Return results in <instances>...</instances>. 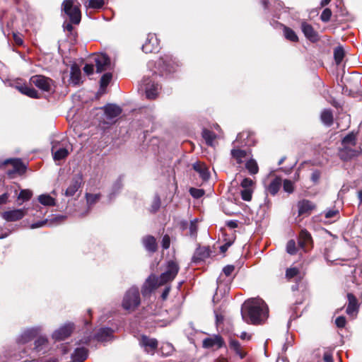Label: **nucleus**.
Listing matches in <instances>:
<instances>
[{"label": "nucleus", "mask_w": 362, "mask_h": 362, "mask_svg": "<svg viewBox=\"0 0 362 362\" xmlns=\"http://www.w3.org/2000/svg\"><path fill=\"white\" fill-rule=\"evenodd\" d=\"M241 315L246 323L259 325L267 318L268 308L263 300L252 298L244 303L241 310Z\"/></svg>", "instance_id": "1"}, {"label": "nucleus", "mask_w": 362, "mask_h": 362, "mask_svg": "<svg viewBox=\"0 0 362 362\" xmlns=\"http://www.w3.org/2000/svg\"><path fill=\"white\" fill-rule=\"evenodd\" d=\"M178 271V264L174 261H169L167 264L166 271L162 273L159 277L155 275L148 276L142 288L143 295H146L157 287L173 281L177 274Z\"/></svg>", "instance_id": "2"}, {"label": "nucleus", "mask_w": 362, "mask_h": 362, "mask_svg": "<svg viewBox=\"0 0 362 362\" xmlns=\"http://www.w3.org/2000/svg\"><path fill=\"white\" fill-rule=\"evenodd\" d=\"M252 143L253 141L249 132L239 133L236 139L233 142V148L230 151L231 158L240 167L252 156L250 150L243 149L240 146H250Z\"/></svg>", "instance_id": "3"}, {"label": "nucleus", "mask_w": 362, "mask_h": 362, "mask_svg": "<svg viewBox=\"0 0 362 362\" xmlns=\"http://www.w3.org/2000/svg\"><path fill=\"white\" fill-rule=\"evenodd\" d=\"M62 9L69 16L70 23H64V28L68 31L73 30L71 23L78 24L81 21V11L79 6L74 4L73 0H64L62 3Z\"/></svg>", "instance_id": "4"}, {"label": "nucleus", "mask_w": 362, "mask_h": 362, "mask_svg": "<svg viewBox=\"0 0 362 362\" xmlns=\"http://www.w3.org/2000/svg\"><path fill=\"white\" fill-rule=\"evenodd\" d=\"M141 303L139 291L137 287H131L124 294L122 307L129 312L134 311Z\"/></svg>", "instance_id": "5"}, {"label": "nucleus", "mask_w": 362, "mask_h": 362, "mask_svg": "<svg viewBox=\"0 0 362 362\" xmlns=\"http://www.w3.org/2000/svg\"><path fill=\"white\" fill-rule=\"evenodd\" d=\"M70 144L66 139L52 141V153L54 160H60L67 157L69 153Z\"/></svg>", "instance_id": "6"}, {"label": "nucleus", "mask_w": 362, "mask_h": 362, "mask_svg": "<svg viewBox=\"0 0 362 362\" xmlns=\"http://www.w3.org/2000/svg\"><path fill=\"white\" fill-rule=\"evenodd\" d=\"M30 82L43 91L49 92L54 86V81L50 78L42 75H35L30 78Z\"/></svg>", "instance_id": "7"}, {"label": "nucleus", "mask_w": 362, "mask_h": 362, "mask_svg": "<svg viewBox=\"0 0 362 362\" xmlns=\"http://www.w3.org/2000/svg\"><path fill=\"white\" fill-rule=\"evenodd\" d=\"M142 86L145 88L146 95L148 99H155L158 95L159 85L154 82V80L150 78H144L142 81Z\"/></svg>", "instance_id": "8"}, {"label": "nucleus", "mask_w": 362, "mask_h": 362, "mask_svg": "<svg viewBox=\"0 0 362 362\" xmlns=\"http://www.w3.org/2000/svg\"><path fill=\"white\" fill-rule=\"evenodd\" d=\"M158 66L168 73L174 72L179 66L178 62L170 54H165L158 61Z\"/></svg>", "instance_id": "9"}, {"label": "nucleus", "mask_w": 362, "mask_h": 362, "mask_svg": "<svg viewBox=\"0 0 362 362\" xmlns=\"http://www.w3.org/2000/svg\"><path fill=\"white\" fill-rule=\"evenodd\" d=\"M74 326L72 323H67L56 329L52 334L55 341H62L68 338L74 330Z\"/></svg>", "instance_id": "10"}, {"label": "nucleus", "mask_w": 362, "mask_h": 362, "mask_svg": "<svg viewBox=\"0 0 362 362\" xmlns=\"http://www.w3.org/2000/svg\"><path fill=\"white\" fill-rule=\"evenodd\" d=\"M93 60L96 66V71L101 73L111 69L110 58L105 54H95Z\"/></svg>", "instance_id": "11"}, {"label": "nucleus", "mask_w": 362, "mask_h": 362, "mask_svg": "<svg viewBox=\"0 0 362 362\" xmlns=\"http://www.w3.org/2000/svg\"><path fill=\"white\" fill-rule=\"evenodd\" d=\"M41 332V327H35L24 330L18 337V342L20 344H26L37 337Z\"/></svg>", "instance_id": "12"}, {"label": "nucleus", "mask_w": 362, "mask_h": 362, "mask_svg": "<svg viewBox=\"0 0 362 362\" xmlns=\"http://www.w3.org/2000/svg\"><path fill=\"white\" fill-rule=\"evenodd\" d=\"M27 212V209H13L3 212L1 216L5 221L13 222L22 219L26 215Z\"/></svg>", "instance_id": "13"}, {"label": "nucleus", "mask_w": 362, "mask_h": 362, "mask_svg": "<svg viewBox=\"0 0 362 362\" xmlns=\"http://www.w3.org/2000/svg\"><path fill=\"white\" fill-rule=\"evenodd\" d=\"M159 48V42L155 34L149 33L146 42L142 45V50L145 53L157 52Z\"/></svg>", "instance_id": "14"}, {"label": "nucleus", "mask_w": 362, "mask_h": 362, "mask_svg": "<svg viewBox=\"0 0 362 362\" xmlns=\"http://www.w3.org/2000/svg\"><path fill=\"white\" fill-rule=\"evenodd\" d=\"M298 216H308L315 209V204L310 200L303 199L298 202Z\"/></svg>", "instance_id": "15"}, {"label": "nucleus", "mask_w": 362, "mask_h": 362, "mask_svg": "<svg viewBox=\"0 0 362 362\" xmlns=\"http://www.w3.org/2000/svg\"><path fill=\"white\" fill-rule=\"evenodd\" d=\"M65 218L66 217L64 216L58 215L56 217H54L52 219H49V220L45 219L42 221H40L33 223L30 224L29 227L31 229H35L37 228H42V227L46 226L47 224H48L49 226H56L57 224L62 223L64 221V220L65 219Z\"/></svg>", "instance_id": "16"}, {"label": "nucleus", "mask_w": 362, "mask_h": 362, "mask_svg": "<svg viewBox=\"0 0 362 362\" xmlns=\"http://www.w3.org/2000/svg\"><path fill=\"white\" fill-rule=\"evenodd\" d=\"M11 163L13 167V170H9L8 175L9 177H13L12 175L18 173L22 175L25 172L26 168L20 159H7L4 162V164Z\"/></svg>", "instance_id": "17"}, {"label": "nucleus", "mask_w": 362, "mask_h": 362, "mask_svg": "<svg viewBox=\"0 0 362 362\" xmlns=\"http://www.w3.org/2000/svg\"><path fill=\"white\" fill-rule=\"evenodd\" d=\"M313 244L310 233L305 229L301 230L298 237V246L304 251H307Z\"/></svg>", "instance_id": "18"}, {"label": "nucleus", "mask_w": 362, "mask_h": 362, "mask_svg": "<svg viewBox=\"0 0 362 362\" xmlns=\"http://www.w3.org/2000/svg\"><path fill=\"white\" fill-rule=\"evenodd\" d=\"M34 349L39 353L45 354L49 350V343L46 336H37L34 342Z\"/></svg>", "instance_id": "19"}, {"label": "nucleus", "mask_w": 362, "mask_h": 362, "mask_svg": "<svg viewBox=\"0 0 362 362\" xmlns=\"http://www.w3.org/2000/svg\"><path fill=\"white\" fill-rule=\"evenodd\" d=\"M348 305L346 308V313L350 316H356L358 310L359 305L356 296L352 293L347 294Z\"/></svg>", "instance_id": "20"}, {"label": "nucleus", "mask_w": 362, "mask_h": 362, "mask_svg": "<svg viewBox=\"0 0 362 362\" xmlns=\"http://www.w3.org/2000/svg\"><path fill=\"white\" fill-rule=\"evenodd\" d=\"M139 344L144 347L146 351H154L158 346V341L156 339L149 338L145 335L141 336Z\"/></svg>", "instance_id": "21"}, {"label": "nucleus", "mask_w": 362, "mask_h": 362, "mask_svg": "<svg viewBox=\"0 0 362 362\" xmlns=\"http://www.w3.org/2000/svg\"><path fill=\"white\" fill-rule=\"evenodd\" d=\"M223 344V341L218 335H214V337L206 338L203 340V347L206 349L214 347L219 349L222 347Z\"/></svg>", "instance_id": "22"}, {"label": "nucleus", "mask_w": 362, "mask_h": 362, "mask_svg": "<svg viewBox=\"0 0 362 362\" xmlns=\"http://www.w3.org/2000/svg\"><path fill=\"white\" fill-rule=\"evenodd\" d=\"M105 115L108 119H112L119 116L122 109L115 104H108L103 107Z\"/></svg>", "instance_id": "23"}, {"label": "nucleus", "mask_w": 362, "mask_h": 362, "mask_svg": "<svg viewBox=\"0 0 362 362\" xmlns=\"http://www.w3.org/2000/svg\"><path fill=\"white\" fill-rule=\"evenodd\" d=\"M81 185V177L77 176L74 177L67 189L65 190L64 195L66 197H72L78 190Z\"/></svg>", "instance_id": "24"}, {"label": "nucleus", "mask_w": 362, "mask_h": 362, "mask_svg": "<svg viewBox=\"0 0 362 362\" xmlns=\"http://www.w3.org/2000/svg\"><path fill=\"white\" fill-rule=\"evenodd\" d=\"M301 29L305 36L310 41L315 42L317 40L318 36L317 32L308 23L303 22L301 24Z\"/></svg>", "instance_id": "25"}, {"label": "nucleus", "mask_w": 362, "mask_h": 362, "mask_svg": "<svg viewBox=\"0 0 362 362\" xmlns=\"http://www.w3.org/2000/svg\"><path fill=\"white\" fill-rule=\"evenodd\" d=\"M193 169L199 173L200 177L206 181L209 178L210 174L206 165L201 162H197L193 164Z\"/></svg>", "instance_id": "26"}, {"label": "nucleus", "mask_w": 362, "mask_h": 362, "mask_svg": "<svg viewBox=\"0 0 362 362\" xmlns=\"http://www.w3.org/2000/svg\"><path fill=\"white\" fill-rule=\"evenodd\" d=\"M88 356V351L86 348L81 347L75 349L71 354V358L74 362H83Z\"/></svg>", "instance_id": "27"}, {"label": "nucleus", "mask_w": 362, "mask_h": 362, "mask_svg": "<svg viewBox=\"0 0 362 362\" xmlns=\"http://www.w3.org/2000/svg\"><path fill=\"white\" fill-rule=\"evenodd\" d=\"M143 244L146 250L154 252L157 250L156 238L152 235H147L143 238Z\"/></svg>", "instance_id": "28"}, {"label": "nucleus", "mask_w": 362, "mask_h": 362, "mask_svg": "<svg viewBox=\"0 0 362 362\" xmlns=\"http://www.w3.org/2000/svg\"><path fill=\"white\" fill-rule=\"evenodd\" d=\"M70 81L74 85H79L82 82L81 69L76 65L71 67Z\"/></svg>", "instance_id": "29"}, {"label": "nucleus", "mask_w": 362, "mask_h": 362, "mask_svg": "<svg viewBox=\"0 0 362 362\" xmlns=\"http://www.w3.org/2000/svg\"><path fill=\"white\" fill-rule=\"evenodd\" d=\"M210 255V250L206 247H199L197 249L193 257V261L194 262H199L203 261Z\"/></svg>", "instance_id": "30"}, {"label": "nucleus", "mask_w": 362, "mask_h": 362, "mask_svg": "<svg viewBox=\"0 0 362 362\" xmlns=\"http://www.w3.org/2000/svg\"><path fill=\"white\" fill-rule=\"evenodd\" d=\"M281 185V179L276 177L268 185L267 189L272 195H275L279 192Z\"/></svg>", "instance_id": "31"}, {"label": "nucleus", "mask_w": 362, "mask_h": 362, "mask_svg": "<svg viewBox=\"0 0 362 362\" xmlns=\"http://www.w3.org/2000/svg\"><path fill=\"white\" fill-rule=\"evenodd\" d=\"M112 334V330L108 327H104L99 329L96 334V338L100 341H107Z\"/></svg>", "instance_id": "32"}, {"label": "nucleus", "mask_w": 362, "mask_h": 362, "mask_svg": "<svg viewBox=\"0 0 362 362\" xmlns=\"http://www.w3.org/2000/svg\"><path fill=\"white\" fill-rule=\"evenodd\" d=\"M38 202L44 206H55L56 201L55 199L51 197L49 194H41L37 198Z\"/></svg>", "instance_id": "33"}, {"label": "nucleus", "mask_w": 362, "mask_h": 362, "mask_svg": "<svg viewBox=\"0 0 362 362\" xmlns=\"http://www.w3.org/2000/svg\"><path fill=\"white\" fill-rule=\"evenodd\" d=\"M245 168L251 175H255L259 171V167L257 161L252 158L250 156V158L245 162Z\"/></svg>", "instance_id": "34"}, {"label": "nucleus", "mask_w": 362, "mask_h": 362, "mask_svg": "<svg viewBox=\"0 0 362 362\" xmlns=\"http://www.w3.org/2000/svg\"><path fill=\"white\" fill-rule=\"evenodd\" d=\"M18 90L21 93H23L25 95H28L30 98H40L39 93L33 88H30V87L25 86L18 87Z\"/></svg>", "instance_id": "35"}, {"label": "nucleus", "mask_w": 362, "mask_h": 362, "mask_svg": "<svg viewBox=\"0 0 362 362\" xmlns=\"http://www.w3.org/2000/svg\"><path fill=\"white\" fill-rule=\"evenodd\" d=\"M321 120L327 126H330L333 122V115L330 110L325 109L321 113Z\"/></svg>", "instance_id": "36"}, {"label": "nucleus", "mask_w": 362, "mask_h": 362, "mask_svg": "<svg viewBox=\"0 0 362 362\" xmlns=\"http://www.w3.org/2000/svg\"><path fill=\"white\" fill-rule=\"evenodd\" d=\"M86 202L88 206V209L85 214H80L81 216H86L90 206L93 205L95 203H96L99 199H100V194H86Z\"/></svg>", "instance_id": "37"}, {"label": "nucleus", "mask_w": 362, "mask_h": 362, "mask_svg": "<svg viewBox=\"0 0 362 362\" xmlns=\"http://www.w3.org/2000/svg\"><path fill=\"white\" fill-rule=\"evenodd\" d=\"M202 136L207 145L211 146L214 145V141L216 139V135L214 132L208 129H204L202 132Z\"/></svg>", "instance_id": "38"}, {"label": "nucleus", "mask_w": 362, "mask_h": 362, "mask_svg": "<svg viewBox=\"0 0 362 362\" xmlns=\"http://www.w3.org/2000/svg\"><path fill=\"white\" fill-rule=\"evenodd\" d=\"M230 348L232 350H233L235 352V354L240 356V358H243L245 357V354L244 352L242 351L241 348H240V344L237 340H235V339L230 340Z\"/></svg>", "instance_id": "39"}, {"label": "nucleus", "mask_w": 362, "mask_h": 362, "mask_svg": "<svg viewBox=\"0 0 362 362\" xmlns=\"http://www.w3.org/2000/svg\"><path fill=\"white\" fill-rule=\"evenodd\" d=\"M33 195V192L29 189H22L18 196V202L21 201V202H18V205H21L23 202L28 201Z\"/></svg>", "instance_id": "40"}, {"label": "nucleus", "mask_w": 362, "mask_h": 362, "mask_svg": "<svg viewBox=\"0 0 362 362\" xmlns=\"http://www.w3.org/2000/svg\"><path fill=\"white\" fill-rule=\"evenodd\" d=\"M284 34L285 37L291 42H297L298 40V37L296 33L292 29L288 27H284Z\"/></svg>", "instance_id": "41"}, {"label": "nucleus", "mask_w": 362, "mask_h": 362, "mask_svg": "<svg viewBox=\"0 0 362 362\" xmlns=\"http://www.w3.org/2000/svg\"><path fill=\"white\" fill-rule=\"evenodd\" d=\"M344 57V51L342 47H337L334 51V57L337 64H339Z\"/></svg>", "instance_id": "42"}, {"label": "nucleus", "mask_w": 362, "mask_h": 362, "mask_svg": "<svg viewBox=\"0 0 362 362\" xmlns=\"http://www.w3.org/2000/svg\"><path fill=\"white\" fill-rule=\"evenodd\" d=\"M198 220L194 219L190 221L189 224V235L192 238H196L197 235V230H198Z\"/></svg>", "instance_id": "43"}, {"label": "nucleus", "mask_w": 362, "mask_h": 362, "mask_svg": "<svg viewBox=\"0 0 362 362\" xmlns=\"http://www.w3.org/2000/svg\"><path fill=\"white\" fill-rule=\"evenodd\" d=\"M325 218L326 219H331L333 218L334 221L335 220H337L339 218V211L338 209H329L327 211H325L324 212Z\"/></svg>", "instance_id": "44"}, {"label": "nucleus", "mask_w": 362, "mask_h": 362, "mask_svg": "<svg viewBox=\"0 0 362 362\" xmlns=\"http://www.w3.org/2000/svg\"><path fill=\"white\" fill-rule=\"evenodd\" d=\"M112 74L110 72L104 74L100 81V89H105L110 83L112 79Z\"/></svg>", "instance_id": "45"}, {"label": "nucleus", "mask_w": 362, "mask_h": 362, "mask_svg": "<svg viewBox=\"0 0 362 362\" xmlns=\"http://www.w3.org/2000/svg\"><path fill=\"white\" fill-rule=\"evenodd\" d=\"M105 0H89L88 6L91 8L98 9L105 5Z\"/></svg>", "instance_id": "46"}, {"label": "nucleus", "mask_w": 362, "mask_h": 362, "mask_svg": "<svg viewBox=\"0 0 362 362\" xmlns=\"http://www.w3.org/2000/svg\"><path fill=\"white\" fill-rule=\"evenodd\" d=\"M300 274V271L296 267L288 268L286 272V277L291 279L293 277H297Z\"/></svg>", "instance_id": "47"}, {"label": "nucleus", "mask_w": 362, "mask_h": 362, "mask_svg": "<svg viewBox=\"0 0 362 362\" xmlns=\"http://www.w3.org/2000/svg\"><path fill=\"white\" fill-rule=\"evenodd\" d=\"M355 141H356V136L355 134H354L353 133L352 134H349L348 135H346L344 139H343V141H342V144L343 145L345 146L346 145H352V146H354L355 145Z\"/></svg>", "instance_id": "48"}, {"label": "nucleus", "mask_w": 362, "mask_h": 362, "mask_svg": "<svg viewBox=\"0 0 362 362\" xmlns=\"http://www.w3.org/2000/svg\"><path fill=\"white\" fill-rule=\"evenodd\" d=\"M241 198L246 202L252 199V189H243L240 191Z\"/></svg>", "instance_id": "49"}, {"label": "nucleus", "mask_w": 362, "mask_h": 362, "mask_svg": "<svg viewBox=\"0 0 362 362\" xmlns=\"http://www.w3.org/2000/svg\"><path fill=\"white\" fill-rule=\"evenodd\" d=\"M122 187V181L121 178L117 180V181L114 183L112 186V192L110 194V197L115 195L117 192L120 191Z\"/></svg>", "instance_id": "50"}, {"label": "nucleus", "mask_w": 362, "mask_h": 362, "mask_svg": "<svg viewBox=\"0 0 362 362\" xmlns=\"http://www.w3.org/2000/svg\"><path fill=\"white\" fill-rule=\"evenodd\" d=\"M286 252L290 255H294L297 252L296 242L293 240H291L287 243Z\"/></svg>", "instance_id": "51"}, {"label": "nucleus", "mask_w": 362, "mask_h": 362, "mask_svg": "<svg viewBox=\"0 0 362 362\" xmlns=\"http://www.w3.org/2000/svg\"><path fill=\"white\" fill-rule=\"evenodd\" d=\"M189 193L195 199L201 198L204 194V190L202 189L190 188Z\"/></svg>", "instance_id": "52"}, {"label": "nucleus", "mask_w": 362, "mask_h": 362, "mask_svg": "<svg viewBox=\"0 0 362 362\" xmlns=\"http://www.w3.org/2000/svg\"><path fill=\"white\" fill-rule=\"evenodd\" d=\"M283 188L286 192L292 193L293 192V183L288 180H284L283 183Z\"/></svg>", "instance_id": "53"}, {"label": "nucleus", "mask_w": 362, "mask_h": 362, "mask_svg": "<svg viewBox=\"0 0 362 362\" xmlns=\"http://www.w3.org/2000/svg\"><path fill=\"white\" fill-rule=\"evenodd\" d=\"M332 16V12L329 8H325L321 13L320 18L323 22L329 21Z\"/></svg>", "instance_id": "54"}, {"label": "nucleus", "mask_w": 362, "mask_h": 362, "mask_svg": "<svg viewBox=\"0 0 362 362\" xmlns=\"http://www.w3.org/2000/svg\"><path fill=\"white\" fill-rule=\"evenodd\" d=\"M253 181L250 178H244L240 183V186L243 189H252L253 185Z\"/></svg>", "instance_id": "55"}, {"label": "nucleus", "mask_w": 362, "mask_h": 362, "mask_svg": "<svg viewBox=\"0 0 362 362\" xmlns=\"http://www.w3.org/2000/svg\"><path fill=\"white\" fill-rule=\"evenodd\" d=\"M160 199L158 196H156L153 199L152 206H151V211L153 212L157 211L158 210V209L160 208Z\"/></svg>", "instance_id": "56"}, {"label": "nucleus", "mask_w": 362, "mask_h": 362, "mask_svg": "<svg viewBox=\"0 0 362 362\" xmlns=\"http://www.w3.org/2000/svg\"><path fill=\"white\" fill-rule=\"evenodd\" d=\"M234 270L235 267L233 265H227L223 267V272L226 276H230Z\"/></svg>", "instance_id": "57"}, {"label": "nucleus", "mask_w": 362, "mask_h": 362, "mask_svg": "<svg viewBox=\"0 0 362 362\" xmlns=\"http://www.w3.org/2000/svg\"><path fill=\"white\" fill-rule=\"evenodd\" d=\"M346 322V321L345 317L339 316L336 319L335 324L338 327L342 328L345 326Z\"/></svg>", "instance_id": "58"}, {"label": "nucleus", "mask_w": 362, "mask_h": 362, "mask_svg": "<svg viewBox=\"0 0 362 362\" xmlns=\"http://www.w3.org/2000/svg\"><path fill=\"white\" fill-rule=\"evenodd\" d=\"M170 239L168 235H165L162 240V247L163 249H168L170 247Z\"/></svg>", "instance_id": "59"}, {"label": "nucleus", "mask_w": 362, "mask_h": 362, "mask_svg": "<svg viewBox=\"0 0 362 362\" xmlns=\"http://www.w3.org/2000/svg\"><path fill=\"white\" fill-rule=\"evenodd\" d=\"M84 72L88 75H90L94 71V66L93 64H86L83 67Z\"/></svg>", "instance_id": "60"}, {"label": "nucleus", "mask_w": 362, "mask_h": 362, "mask_svg": "<svg viewBox=\"0 0 362 362\" xmlns=\"http://www.w3.org/2000/svg\"><path fill=\"white\" fill-rule=\"evenodd\" d=\"M320 177V173L319 171H314L311 175V180L313 182H317Z\"/></svg>", "instance_id": "61"}, {"label": "nucleus", "mask_w": 362, "mask_h": 362, "mask_svg": "<svg viewBox=\"0 0 362 362\" xmlns=\"http://www.w3.org/2000/svg\"><path fill=\"white\" fill-rule=\"evenodd\" d=\"M323 359L325 362H333L332 356L329 351H326L324 354Z\"/></svg>", "instance_id": "62"}, {"label": "nucleus", "mask_w": 362, "mask_h": 362, "mask_svg": "<svg viewBox=\"0 0 362 362\" xmlns=\"http://www.w3.org/2000/svg\"><path fill=\"white\" fill-rule=\"evenodd\" d=\"M9 195L8 193H4L0 195V205L3 204H6L8 199Z\"/></svg>", "instance_id": "63"}, {"label": "nucleus", "mask_w": 362, "mask_h": 362, "mask_svg": "<svg viewBox=\"0 0 362 362\" xmlns=\"http://www.w3.org/2000/svg\"><path fill=\"white\" fill-rule=\"evenodd\" d=\"M226 225L228 227H229L230 228H235L238 227V221H233V220H231V221H229L226 223Z\"/></svg>", "instance_id": "64"}]
</instances>
